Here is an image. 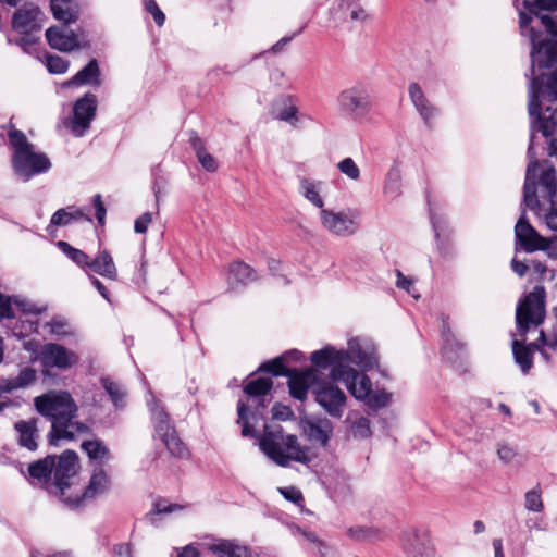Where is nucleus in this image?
Instances as JSON below:
<instances>
[{
	"instance_id": "nucleus-15",
	"label": "nucleus",
	"mask_w": 557,
	"mask_h": 557,
	"mask_svg": "<svg viewBox=\"0 0 557 557\" xmlns=\"http://www.w3.org/2000/svg\"><path fill=\"white\" fill-rule=\"evenodd\" d=\"M399 544L406 557H434L435 549L426 531L406 529L399 536Z\"/></svg>"
},
{
	"instance_id": "nucleus-52",
	"label": "nucleus",
	"mask_w": 557,
	"mask_h": 557,
	"mask_svg": "<svg viewBox=\"0 0 557 557\" xmlns=\"http://www.w3.org/2000/svg\"><path fill=\"white\" fill-rule=\"evenodd\" d=\"M524 508L532 512H541L544 509L542 491L539 485L524 494Z\"/></svg>"
},
{
	"instance_id": "nucleus-16",
	"label": "nucleus",
	"mask_w": 557,
	"mask_h": 557,
	"mask_svg": "<svg viewBox=\"0 0 557 557\" xmlns=\"http://www.w3.org/2000/svg\"><path fill=\"white\" fill-rule=\"evenodd\" d=\"M97 111V97L91 92H86L78 98L73 104V116L70 122L71 132L82 137L90 127Z\"/></svg>"
},
{
	"instance_id": "nucleus-49",
	"label": "nucleus",
	"mask_w": 557,
	"mask_h": 557,
	"mask_svg": "<svg viewBox=\"0 0 557 557\" xmlns=\"http://www.w3.org/2000/svg\"><path fill=\"white\" fill-rule=\"evenodd\" d=\"M58 247L65 253L74 263L81 268H87L89 257L83 250L72 247L69 243L60 240Z\"/></svg>"
},
{
	"instance_id": "nucleus-50",
	"label": "nucleus",
	"mask_w": 557,
	"mask_h": 557,
	"mask_svg": "<svg viewBox=\"0 0 557 557\" xmlns=\"http://www.w3.org/2000/svg\"><path fill=\"white\" fill-rule=\"evenodd\" d=\"M442 338H443V347L442 352L445 358L451 360L453 358L449 356L455 348L460 349L462 347L456 339L454 334L450 332V329L447 322L444 320L442 324Z\"/></svg>"
},
{
	"instance_id": "nucleus-42",
	"label": "nucleus",
	"mask_w": 557,
	"mask_h": 557,
	"mask_svg": "<svg viewBox=\"0 0 557 557\" xmlns=\"http://www.w3.org/2000/svg\"><path fill=\"white\" fill-rule=\"evenodd\" d=\"M383 191L392 199L401 195V171L397 165L388 170L385 176Z\"/></svg>"
},
{
	"instance_id": "nucleus-40",
	"label": "nucleus",
	"mask_w": 557,
	"mask_h": 557,
	"mask_svg": "<svg viewBox=\"0 0 557 557\" xmlns=\"http://www.w3.org/2000/svg\"><path fill=\"white\" fill-rule=\"evenodd\" d=\"M152 421L154 424V430L157 436L162 440L168 434H171L172 430H175L170 423L169 414L163 410V408L159 407V405L154 404L151 408Z\"/></svg>"
},
{
	"instance_id": "nucleus-32",
	"label": "nucleus",
	"mask_w": 557,
	"mask_h": 557,
	"mask_svg": "<svg viewBox=\"0 0 557 557\" xmlns=\"http://www.w3.org/2000/svg\"><path fill=\"white\" fill-rule=\"evenodd\" d=\"M14 428L18 434V444L29 450H36L38 446L37 420H21L15 423Z\"/></svg>"
},
{
	"instance_id": "nucleus-58",
	"label": "nucleus",
	"mask_w": 557,
	"mask_h": 557,
	"mask_svg": "<svg viewBox=\"0 0 557 557\" xmlns=\"http://www.w3.org/2000/svg\"><path fill=\"white\" fill-rule=\"evenodd\" d=\"M5 298H8V296H4ZM10 299V306H11V309L13 310L12 308V302L15 304V306L25 314H35V315H38L42 312V309L41 308H38L35 304H33L32 301L27 300V299H24V298H20V297H9Z\"/></svg>"
},
{
	"instance_id": "nucleus-48",
	"label": "nucleus",
	"mask_w": 557,
	"mask_h": 557,
	"mask_svg": "<svg viewBox=\"0 0 557 557\" xmlns=\"http://www.w3.org/2000/svg\"><path fill=\"white\" fill-rule=\"evenodd\" d=\"M101 384L104 391L110 396L113 405L116 408H122L124 406L123 399L125 397V391L123 389V387L119 383L110 380L109 377H102Z\"/></svg>"
},
{
	"instance_id": "nucleus-57",
	"label": "nucleus",
	"mask_w": 557,
	"mask_h": 557,
	"mask_svg": "<svg viewBox=\"0 0 557 557\" xmlns=\"http://www.w3.org/2000/svg\"><path fill=\"white\" fill-rule=\"evenodd\" d=\"M367 405L372 409L383 408L388 405L391 394L385 391L370 392L369 397L366 399Z\"/></svg>"
},
{
	"instance_id": "nucleus-28",
	"label": "nucleus",
	"mask_w": 557,
	"mask_h": 557,
	"mask_svg": "<svg viewBox=\"0 0 557 557\" xmlns=\"http://www.w3.org/2000/svg\"><path fill=\"white\" fill-rule=\"evenodd\" d=\"M305 432L311 442L325 446L333 434V425L326 418L318 419L307 422Z\"/></svg>"
},
{
	"instance_id": "nucleus-44",
	"label": "nucleus",
	"mask_w": 557,
	"mask_h": 557,
	"mask_svg": "<svg viewBox=\"0 0 557 557\" xmlns=\"http://www.w3.org/2000/svg\"><path fill=\"white\" fill-rule=\"evenodd\" d=\"M44 329L48 330L51 335H54L58 338L76 335V330L63 317L52 318L44 324Z\"/></svg>"
},
{
	"instance_id": "nucleus-35",
	"label": "nucleus",
	"mask_w": 557,
	"mask_h": 557,
	"mask_svg": "<svg viewBox=\"0 0 557 557\" xmlns=\"http://www.w3.org/2000/svg\"><path fill=\"white\" fill-rule=\"evenodd\" d=\"M50 8L54 18L70 24L78 18V9L73 0H50Z\"/></svg>"
},
{
	"instance_id": "nucleus-56",
	"label": "nucleus",
	"mask_w": 557,
	"mask_h": 557,
	"mask_svg": "<svg viewBox=\"0 0 557 557\" xmlns=\"http://www.w3.org/2000/svg\"><path fill=\"white\" fill-rule=\"evenodd\" d=\"M338 171L349 180L358 181L360 178V169L352 158L347 157L337 163Z\"/></svg>"
},
{
	"instance_id": "nucleus-34",
	"label": "nucleus",
	"mask_w": 557,
	"mask_h": 557,
	"mask_svg": "<svg viewBox=\"0 0 557 557\" xmlns=\"http://www.w3.org/2000/svg\"><path fill=\"white\" fill-rule=\"evenodd\" d=\"M189 144L193 147L201 166L208 172H215L218 170V162L213 156L207 151L205 141L195 131L189 133Z\"/></svg>"
},
{
	"instance_id": "nucleus-47",
	"label": "nucleus",
	"mask_w": 557,
	"mask_h": 557,
	"mask_svg": "<svg viewBox=\"0 0 557 557\" xmlns=\"http://www.w3.org/2000/svg\"><path fill=\"white\" fill-rule=\"evenodd\" d=\"M161 441L166 446L169 453L172 456L177 458H184L188 455L187 447L181 441L175 430H172L171 434H168Z\"/></svg>"
},
{
	"instance_id": "nucleus-38",
	"label": "nucleus",
	"mask_w": 557,
	"mask_h": 557,
	"mask_svg": "<svg viewBox=\"0 0 557 557\" xmlns=\"http://www.w3.org/2000/svg\"><path fill=\"white\" fill-rule=\"evenodd\" d=\"M275 117L293 126L298 123V109L293 102L290 96L281 97L275 106Z\"/></svg>"
},
{
	"instance_id": "nucleus-10",
	"label": "nucleus",
	"mask_w": 557,
	"mask_h": 557,
	"mask_svg": "<svg viewBox=\"0 0 557 557\" xmlns=\"http://www.w3.org/2000/svg\"><path fill=\"white\" fill-rule=\"evenodd\" d=\"M319 220L325 232L341 238L354 236L360 227L358 213L352 210L322 209L319 211Z\"/></svg>"
},
{
	"instance_id": "nucleus-23",
	"label": "nucleus",
	"mask_w": 557,
	"mask_h": 557,
	"mask_svg": "<svg viewBox=\"0 0 557 557\" xmlns=\"http://www.w3.org/2000/svg\"><path fill=\"white\" fill-rule=\"evenodd\" d=\"M337 382H343L347 391L359 400H364L372 391L370 379L366 374L357 372L350 366H346L343 375L337 377Z\"/></svg>"
},
{
	"instance_id": "nucleus-25",
	"label": "nucleus",
	"mask_w": 557,
	"mask_h": 557,
	"mask_svg": "<svg viewBox=\"0 0 557 557\" xmlns=\"http://www.w3.org/2000/svg\"><path fill=\"white\" fill-rule=\"evenodd\" d=\"M409 96L420 117L428 128L433 127V120L437 114V109L426 99L421 87L417 83L409 85Z\"/></svg>"
},
{
	"instance_id": "nucleus-31",
	"label": "nucleus",
	"mask_w": 557,
	"mask_h": 557,
	"mask_svg": "<svg viewBox=\"0 0 557 557\" xmlns=\"http://www.w3.org/2000/svg\"><path fill=\"white\" fill-rule=\"evenodd\" d=\"M100 69L98 61L96 59H91L87 65H85L81 71H78L67 83L66 85L71 86H82V85H91V86H100Z\"/></svg>"
},
{
	"instance_id": "nucleus-59",
	"label": "nucleus",
	"mask_w": 557,
	"mask_h": 557,
	"mask_svg": "<svg viewBox=\"0 0 557 557\" xmlns=\"http://www.w3.org/2000/svg\"><path fill=\"white\" fill-rule=\"evenodd\" d=\"M396 286L398 288H401L406 290L409 295H411L413 298L418 299L420 297L419 294H417V289L414 287V284L411 278L405 276L399 270H396Z\"/></svg>"
},
{
	"instance_id": "nucleus-6",
	"label": "nucleus",
	"mask_w": 557,
	"mask_h": 557,
	"mask_svg": "<svg viewBox=\"0 0 557 557\" xmlns=\"http://www.w3.org/2000/svg\"><path fill=\"white\" fill-rule=\"evenodd\" d=\"M273 386V382L269 377H259L250 381L244 387V392L252 397V401L257 403L255 410H250V406L239 400L237 404L238 419L237 423L242 426V435L244 437H257L255 426L262 418V411L265 407L262 397L267 396Z\"/></svg>"
},
{
	"instance_id": "nucleus-33",
	"label": "nucleus",
	"mask_w": 557,
	"mask_h": 557,
	"mask_svg": "<svg viewBox=\"0 0 557 557\" xmlns=\"http://www.w3.org/2000/svg\"><path fill=\"white\" fill-rule=\"evenodd\" d=\"M87 268L110 280H115L117 276V270L114 261L107 250L99 251L97 257L92 260L89 258Z\"/></svg>"
},
{
	"instance_id": "nucleus-60",
	"label": "nucleus",
	"mask_w": 557,
	"mask_h": 557,
	"mask_svg": "<svg viewBox=\"0 0 557 557\" xmlns=\"http://www.w3.org/2000/svg\"><path fill=\"white\" fill-rule=\"evenodd\" d=\"M374 531L370 528L362 525L350 527L347 530V535L354 541H364L373 536Z\"/></svg>"
},
{
	"instance_id": "nucleus-24",
	"label": "nucleus",
	"mask_w": 557,
	"mask_h": 557,
	"mask_svg": "<svg viewBox=\"0 0 557 557\" xmlns=\"http://www.w3.org/2000/svg\"><path fill=\"white\" fill-rule=\"evenodd\" d=\"M287 377L289 394L297 400L306 399L309 388H313V385L318 382L317 371L312 368L304 371L294 369L288 371Z\"/></svg>"
},
{
	"instance_id": "nucleus-22",
	"label": "nucleus",
	"mask_w": 557,
	"mask_h": 557,
	"mask_svg": "<svg viewBox=\"0 0 557 557\" xmlns=\"http://www.w3.org/2000/svg\"><path fill=\"white\" fill-rule=\"evenodd\" d=\"M46 39L52 49L62 52H70L81 47L78 36L67 27V24L49 27L46 30Z\"/></svg>"
},
{
	"instance_id": "nucleus-36",
	"label": "nucleus",
	"mask_w": 557,
	"mask_h": 557,
	"mask_svg": "<svg viewBox=\"0 0 557 557\" xmlns=\"http://www.w3.org/2000/svg\"><path fill=\"white\" fill-rule=\"evenodd\" d=\"M430 219L437 240V248L443 258H450L454 251L448 243L441 239V234L446 230L447 220L444 215L437 214L433 208L430 207Z\"/></svg>"
},
{
	"instance_id": "nucleus-12",
	"label": "nucleus",
	"mask_w": 557,
	"mask_h": 557,
	"mask_svg": "<svg viewBox=\"0 0 557 557\" xmlns=\"http://www.w3.org/2000/svg\"><path fill=\"white\" fill-rule=\"evenodd\" d=\"M110 485V480L102 468H97L85 488L78 485L74 488L72 497L65 498V507L70 510L82 509L87 500L94 499L100 494H103Z\"/></svg>"
},
{
	"instance_id": "nucleus-1",
	"label": "nucleus",
	"mask_w": 557,
	"mask_h": 557,
	"mask_svg": "<svg viewBox=\"0 0 557 557\" xmlns=\"http://www.w3.org/2000/svg\"><path fill=\"white\" fill-rule=\"evenodd\" d=\"M519 12L521 34L529 36L532 51V74L535 66L548 69L557 63V23L541 10L557 8V0H515Z\"/></svg>"
},
{
	"instance_id": "nucleus-7",
	"label": "nucleus",
	"mask_w": 557,
	"mask_h": 557,
	"mask_svg": "<svg viewBox=\"0 0 557 557\" xmlns=\"http://www.w3.org/2000/svg\"><path fill=\"white\" fill-rule=\"evenodd\" d=\"M78 469V457L73 450H65L54 461L53 480L48 484V493L61 500L65 506V498L72 497L74 488L77 484L74 483Z\"/></svg>"
},
{
	"instance_id": "nucleus-14",
	"label": "nucleus",
	"mask_w": 557,
	"mask_h": 557,
	"mask_svg": "<svg viewBox=\"0 0 557 557\" xmlns=\"http://www.w3.org/2000/svg\"><path fill=\"white\" fill-rule=\"evenodd\" d=\"M345 364L355 363L361 370L367 371L377 366L379 358L373 342L369 338L356 337L348 342Z\"/></svg>"
},
{
	"instance_id": "nucleus-30",
	"label": "nucleus",
	"mask_w": 557,
	"mask_h": 557,
	"mask_svg": "<svg viewBox=\"0 0 557 557\" xmlns=\"http://www.w3.org/2000/svg\"><path fill=\"white\" fill-rule=\"evenodd\" d=\"M338 11L341 18L345 22L362 24L369 18L361 0H339Z\"/></svg>"
},
{
	"instance_id": "nucleus-3",
	"label": "nucleus",
	"mask_w": 557,
	"mask_h": 557,
	"mask_svg": "<svg viewBox=\"0 0 557 557\" xmlns=\"http://www.w3.org/2000/svg\"><path fill=\"white\" fill-rule=\"evenodd\" d=\"M259 447L281 467H287L292 461L309 465L312 460L309 448L301 446L296 435L285 433L281 426L271 430L265 428Z\"/></svg>"
},
{
	"instance_id": "nucleus-2",
	"label": "nucleus",
	"mask_w": 557,
	"mask_h": 557,
	"mask_svg": "<svg viewBox=\"0 0 557 557\" xmlns=\"http://www.w3.org/2000/svg\"><path fill=\"white\" fill-rule=\"evenodd\" d=\"M36 410L51 420L48 434L50 445L60 440H73L77 434H87L90 428L77 418L78 407L69 392H48L34 399Z\"/></svg>"
},
{
	"instance_id": "nucleus-9",
	"label": "nucleus",
	"mask_w": 557,
	"mask_h": 557,
	"mask_svg": "<svg viewBox=\"0 0 557 557\" xmlns=\"http://www.w3.org/2000/svg\"><path fill=\"white\" fill-rule=\"evenodd\" d=\"M543 81L541 77H533L530 82L529 87V114L536 116L537 131L548 141V153L549 156H557V109L554 110L548 116H541V101L540 96L542 94Z\"/></svg>"
},
{
	"instance_id": "nucleus-4",
	"label": "nucleus",
	"mask_w": 557,
	"mask_h": 557,
	"mask_svg": "<svg viewBox=\"0 0 557 557\" xmlns=\"http://www.w3.org/2000/svg\"><path fill=\"white\" fill-rule=\"evenodd\" d=\"M10 145L13 148L12 166L14 173L23 181L28 182L35 175L47 172L51 168L49 158L35 151L22 131L13 126L8 133Z\"/></svg>"
},
{
	"instance_id": "nucleus-8",
	"label": "nucleus",
	"mask_w": 557,
	"mask_h": 557,
	"mask_svg": "<svg viewBox=\"0 0 557 557\" xmlns=\"http://www.w3.org/2000/svg\"><path fill=\"white\" fill-rule=\"evenodd\" d=\"M546 292L543 286H535L522 300L516 310L517 329L524 336L531 327H537L545 319Z\"/></svg>"
},
{
	"instance_id": "nucleus-63",
	"label": "nucleus",
	"mask_w": 557,
	"mask_h": 557,
	"mask_svg": "<svg viewBox=\"0 0 557 557\" xmlns=\"http://www.w3.org/2000/svg\"><path fill=\"white\" fill-rule=\"evenodd\" d=\"M151 221H152V215L150 212L143 213L140 216H138L135 220L134 231L138 234L146 233Z\"/></svg>"
},
{
	"instance_id": "nucleus-5",
	"label": "nucleus",
	"mask_w": 557,
	"mask_h": 557,
	"mask_svg": "<svg viewBox=\"0 0 557 557\" xmlns=\"http://www.w3.org/2000/svg\"><path fill=\"white\" fill-rule=\"evenodd\" d=\"M44 21L45 15L37 5L24 4L12 16V28L20 34V37L8 38V42L21 47L28 54H34L39 40L37 34L41 30Z\"/></svg>"
},
{
	"instance_id": "nucleus-64",
	"label": "nucleus",
	"mask_w": 557,
	"mask_h": 557,
	"mask_svg": "<svg viewBox=\"0 0 557 557\" xmlns=\"http://www.w3.org/2000/svg\"><path fill=\"white\" fill-rule=\"evenodd\" d=\"M547 92L550 101H557V70L547 78Z\"/></svg>"
},
{
	"instance_id": "nucleus-21",
	"label": "nucleus",
	"mask_w": 557,
	"mask_h": 557,
	"mask_svg": "<svg viewBox=\"0 0 557 557\" xmlns=\"http://www.w3.org/2000/svg\"><path fill=\"white\" fill-rule=\"evenodd\" d=\"M529 164L525 171V180L523 186V203L530 210L535 211L536 214L541 210V201L536 194V172L539 169V161L533 149V136H531L530 145L528 148Z\"/></svg>"
},
{
	"instance_id": "nucleus-53",
	"label": "nucleus",
	"mask_w": 557,
	"mask_h": 557,
	"mask_svg": "<svg viewBox=\"0 0 557 557\" xmlns=\"http://www.w3.org/2000/svg\"><path fill=\"white\" fill-rule=\"evenodd\" d=\"M293 534L295 536L301 535L307 542L313 544L321 557H325L329 550V546L325 542L320 540L314 533L300 529L299 527L293 528Z\"/></svg>"
},
{
	"instance_id": "nucleus-45",
	"label": "nucleus",
	"mask_w": 557,
	"mask_h": 557,
	"mask_svg": "<svg viewBox=\"0 0 557 557\" xmlns=\"http://www.w3.org/2000/svg\"><path fill=\"white\" fill-rule=\"evenodd\" d=\"M213 553L222 554L226 557H250L249 549L246 546L238 545L228 540H222L212 545Z\"/></svg>"
},
{
	"instance_id": "nucleus-55",
	"label": "nucleus",
	"mask_w": 557,
	"mask_h": 557,
	"mask_svg": "<svg viewBox=\"0 0 557 557\" xmlns=\"http://www.w3.org/2000/svg\"><path fill=\"white\" fill-rule=\"evenodd\" d=\"M350 432L356 438H367L372 434L371 422L366 417H360L351 423Z\"/></svg>"
},
{
	"instance_id": "nucleus-61",
	"label": "nucleus",
	"mask_w": 557,
	"mask_h": 557,
	"mask_svg": "<svg viewBox=\"0 0 557 557\" xmlns=\"http://www.w3.org/2000/svg\"><path fill=\"white\" fill-rule=\"evenodd\" d=\"M146 10L152 15L156 24L158 26H162L165 22V15L159 8L158 3L154 0L146 1Z\"/></svg>"
},
{
	"instance_id": "nucleus-39",
	"label": "nucleus",
	"mask_w": 557,
	"mask_h": 557,
	"mask_svg": "<svg viewBox=\"0 0 557 557\" xmlns=\"http://www.w3.org/2000/svg\"><path fill=\"white\" fill-rule=\"evenodd\" d=\"M82 218H84V212L81 209L75 208L74 206H69L66 208L57 210L52 214L50 219V226H66L75 221L81 220Z\"/></svg>"
},
{
	"instance_id": "nucleus-11",
	"label": "nucleus",
	"mask_w": 557,
	"mask_h": 557,
	"mask_svg": "<svg viewBox=\"0 0 557 557\" xmlns=\"http://www.w3.org/2000/svg\"><path fill=\"white\" fill-rule=\"evenodd\" d=\"M337 106L341 113L355 121L364 119L372 107L370 94L361 85L343 90L337 97Z\"/></svg>"
},
{
	"instance_id": "nucleus-29",
	"label": "nucleus",
	"mask_w": 557,
	"mask_h": 557,
	"mask_svg": "<svg viewBox=\"0 0 557 557\" xmlns=\"http://www.w3.org/2000/svg\"><path fill=\"white\" fill-rule=\"evenodd\" d=\"M324 183L318 180L301 177L299 180V194L312 206L320 210L324 208V199L321 195Z\"/></svg>"
},
{
	"instance_id": "nucleus-27",
	"label": "nucleus",
	"mask_w": 557,
	"mask_h": 557,
	"mask_svg": "<svg viewBox=\"0 0 557 557\" xmlns=\"http://www.w3.org/2000/svg\"><path fill=\"white\" fill-rule=\"evenodd\" d=\"M534 350H539L541 355L548 361L549 358L547 352L545 351V349H541L537 343L523 345L517 339L512 342V354L515 357V361L520 367L521 371L524 374H528L533 366Z\"/></svg>"
},
{
	"instance_id": "nucleus-46",
	"label": "nucleus",
	"mask_w": 557,
	"mask_h": 557,
	"mask_svg": "<svg viewBox=\"0 0 557 557\" xmlns=\"http://www.w3.org/2000/svg\"><path fill=\"white\" fill-rule=\"evenodd\" d=\"M37 377L36 370L30 367L23 368L15 377H7L10 392L25 388L33 384Z\"/></svg>"
},
{
	"instance_id": "nucleus-13",
	"label": "nucleus",
	"mask_w": 557,
	"mask_h": 557,
	"mask_svg": "<svg viewBox=\"0 0 557 557\" xmlns=\"http://www.w3.org/2000/svg\"><path fill=\"white\" fill-rule=\"evenodd\" d=\"M315 401L333 418H342L346 405L345 393L334 382L319 381L313 385Z\"/></svg>"
},
{
	"instance_id": "nucleus-19",
	"label": "nucleus",
	"mask_w": 557,
	"mask_h": 557,
	"mask_svg": "<svg viewBox=\"0 0 557 557\" xmlns=\"http://www.w3.org/2000/svg\"><path fill=\"white\" fill-rule=\"evenodd\" d=\"M539 184L541 188V198L543 199V202H547L550 208V212L545 215V224L550 231L557 233V182L555 169L550 168L543 171L540 176Z\"/></svg>"
},
{
	"instance_id": "nucleus-20",
	"label": "nucleus",
	"mask_w": 557,
	"mask_h": 557,
	"mask_svg": "<svg viewBox=\"0 0 557 557\" xmlns=\"http://www.w3.org/2000/svg\"><path fill=\"white\" fill-rule=\"evenodd\" d=\"M346 357L344 349L336 350L332 346H326L320 350L313 351L310 359L318 368L326 369L331 367L330 377L333 382H337V377L343 375V371L346 368Z\"/></svg>"
},
{
	"instance_id": "nucleus-17",
	"label": "nucleus",
	"mask_w": 557,
	"mask_h": 557,
	"mask_svg": "<svg viewBox=\"0 0 557 557\" xmlns=\"http://www.w3.org/2000/svg\"><path fill=\"white\" fill-rule=\"evenodd\" d=\"M39 360L45 369L67 370L78 363V355L57 343H47L41 346Z\"/></svg>"
},
{
	"instance_id": "nucleus-43",
	"label": "nucleus",
	"mask_w": 557,
	"mask_h": 557,
	"mask_svg": "<svg viewBox=\"0 0 557 557\" xmlns=\"http://www.w3.org/2000/svg\"><path fill=\"white\" fill-rule=\"evenodd\" d=\"M82 449L91 460L103 462L111 458L110 449L100 440L83 442Z\"/></svg>"
},
{
	"instance_id": "nucleus-62",
	"label": "nucleus",
	"mask_w": 557,
	"mask_h": 557,
	"mask_svg": "<svg viewBox=\"0 0 557 557\" xmlns=\"http://www.w3.org/2000/svg\"><path fill=\"white\" fill-rule=\"evenodd\" d=\"M182 509V506L176 504H166L164 500H159L153 504V509L149 512L150 515H162L171 513L175 510Z\"/></svg>"
},
{
	"instance_id": "nucleus-41",
	"label": "nucleus",
	"mask_w": 557,
	"mask_h": 557,
	"mask_svg": "<svg viewBox=\"0 0 557 557\" xmlns=\"http://www.w3.org/2000/svg\"><path fill=\"white\" fill-rule=\"evenodd\" d=\"M496 453L499 460L507 466L519 465L522 461L518 446L508 442H499L496 445Z\"/></svg>"
},
{
	"instance_id": "nucleus-18",
	"label": "nucleus",
	"mask_w": 557,
	"mask_h": 557,
	"mask_svg": "<svg viewBox=\"0 0 557 557\" xmlns=\"http://www.w3.org/2000/svg\"><path fill=\"white\" fill-rule=\"evenodd\" d=\"M516 242L525 252L537 250H548L550 239L539 234V232L529 223L523 211L515 226Z\"/></svg>"
},
{
	"instance_id": "nucleus-37",
	"label": "nucleus",
	"mask_w": 557,
	"mask_h": 557,
	"mask_svg": "<svg viewBox=\"0 0 557 557\" xmlns=\"http://www.w3.org/2000/svg\"><path fill=\"white\" fill-rule=\"evenodd\" d=\"M256 271L242 261H236L230 264L227 281L230 285L248 284L257 280Z\"/></svg>"
},
{
	"instance_id": "nucleus-54",
	"label": "nucleus",
	"mask_w": 557,
	"mask_h": 557,
	"mask_svg": "<svg viewBox=\"0 0 557 557\" xmlns=\"http://www.w3.org/2000/svg\"><path fill=\"white\" fill-rule=\"evenodd\" d=\"M284 358L277 357L273 359L272 361L263 362L258 368L259 371L271 373L275 376L277 375H285L287 376L288 371H292L290 369H287L285 367Z\"/></svg>"
},
{
	"instance_id": "nucleus-26",
	"label": "nucleus",
	"mask_w": 557,
	"mask_h": 557,
	"mask_svg": "<svg viewBox=\"0 0 557 557\" xmlns=\"http://www.w3.org/2000/svg\"><path fill=\"white\" fill-rule=\"evenodd\" d=\"M54 467V457L47 456L44 459L28 465V474L30 483L39 485L48 492V484L52 483L51 473Z\"/></svg>"
},
{
	"instance_id": "nucleus-51",
	"label": "nucleus",
	"mask_w": 557,
	"mask_h": 557,
	"mask_svg": "<svg viewBox=\"0 0 557 557\" xmlns=\"http://www.w3.org/2000/svg\"><path fill=\"white\" fill-rule=\"evenodd\" d=\"M44 63L51 74H64L70 66V62L66 59L50 53H45Z\"/></svg>"
}]
</instances>
